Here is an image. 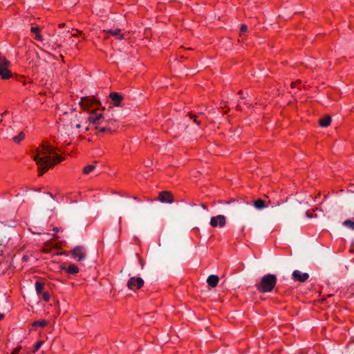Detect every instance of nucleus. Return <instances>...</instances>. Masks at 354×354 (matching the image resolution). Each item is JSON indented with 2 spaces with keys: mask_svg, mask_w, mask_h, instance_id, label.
<instances>
[{
  "mask_svg": "<svg viewBox=\"0 0 354 354\" xmlns=\"http://www.w3.org/2000/svg\"><path fill=\"white\" fill-rule=\"evenodd\" d=\"M53 158L50 156H46V158H39V155H35L33 157L34 160L38 165L39 176H41L44 174L50 167L54 166L57 162H59L63 160V158L53 152Z\"/></svg>",
  "mask_w": 354,
  "mask_h": 354,
  "instance_id": "obj_1",
  "label": "nucleus"
},
{
  "mask_svg": "<svg viewBox=\"0 0 354 354\" xmlns=\"http://www.w3.org/2000/svg\"><path fill=\"white\" fill-rule=\"evenodd\" d=\"M277 283V277L273 274L264 275L255 286L259 292H270Z\"/></svg>",
  "mask_w": 354,
  "mask_h": 354,
  "instance_id": "obj_2",
  "label": "nucleus"
},
{
  "mask_svg": "<svg viewBox=\"0 0 354 354\" xmlns=\"http://www.w3.org/2000/svg\"><path fill=\"white\" fill-rule=\"evenodd\" d=\"M10 62L0 55V76L2 79L6 80L12 76V73L9 69Z\"/></svg>",
  "mask_w": 354,
  "mask_h": 354,
  "instance_id": "obj_3",
  "label": "nucleus"
},
{
  "mask_svg": "<svg viewBox=\"0 0 354 354\" xmlns=\"http://www.w3.org/2000/svg\"><path fill=\"white\" fill-rule=\"evenodd\" d=\"M71 253L72 257L77 261H82L86 259L85 249L83 246L78 245L75 247Z\"/></svg>",
  "mask_w": 354,
  "mask_h": 354,
  "instance_id": "obj_4",
  "label": "nucleus"
},
{
  "mask_svg": "<svg viewBox=\"0 0 354 354\" xmlns=\"http://www.w3.org/2000/svg\"><path fill=\"white\" fill-rule=\"evenodd\" d=\"M226 223V218L223 215L213 216L210 219L209 224L213 227H223Z\"/></svg>",
  "mask_w": 354,
  "mask_h": 354,
  "instance_id": "obj_5",
  "label": "nucleus"
},
{
  "mask_svg": "<svg viewBox=\"0 0 354 354\" xmlns=\"http://www.w3.org/2000/svg\"><path fill=\"white\" fill-rule=\"evenodd\" d=\"M143 284L144 281L141 277H131L127 282V286L130 290L139 289Z\"/></svg>",
  "mask_w": 354,
  "mask_h": 354,
  "instance_id": "obj_6",
  "label": "nucleus"
},
{
  "mask_svg": "<svg viewBox=\"0 0 354 354\" xmlns=\"http://www.w3.org/2000/svg\"><path fill=\"white\" fill-rule=\"evenodd\" d=\"M156 200L163 203H172L174 198L172 194L169 191H162L159 193Z\"/></svg>",
  "mask_w": 354,
  "mask_h": 354,
  "instance_id": "obj_7",
  "label": "nucleus"
},
{
  "mask_svg": "<svg viewBox=\"0 0 354 354\" xmlns=\"http://www.w3.org/2000/svg\"><path fill=\"white\" fill-rule=\"evenodd\" d=\"M80 104L82 109H86L93 104L100 106L101 105V102L93 97L90 98L88 97H85L82 98Z\"/></svg>",
  "mask_w": 354,
  "mask_h": 354,
  "instance_id": "obj_8",
  "label": "nucleus"
},
{
  "mask_svg": "<svg viewBox=\"0 0 354 354\" xmlns=\"http://www.w3.org/2000/svg\"><path fill=\"white\" fill-rule=\"evenodd\" d=\"M41 147L43 150L41 152L39 151V149L36 151V155L38 154L39 158H46V156H50L51 154H53L54 148H53L51 146L43 143Z\"/></svg>",
  "mask_w": 354,
  "mask_h": 354,
  "instance_id": "obj_9",
  "label": "nucleus"
},
{
  "mask_svg": "<svg viewBox=\"0 0 354 354\" xmlns=\"http://www.w3.org/2000/svg\"><path fill=\"white\" fill-rule=\"evenodd\" d=\"M309 277V275L306 272H301L299 270H295L292 272V278L294 280L299 281V282H304L306 281Z\"/></svg>",
  "mask_w": 354,
  "mask_h": 354,
  "instance_id": "obj_10",
  "label": "nucleus"
},
{
  "mask_svg": "<svg viewBox=\"0 0 354 354\" xmlns=\"http://www.w3.org/2000/svg\"><path fill=\"white\" fill-rule=\"evenodd\" d=\"M109 97L115 106H120L121 105V102L123 100V96L121 94L117 92H113L110 93Z\"/></svg>",
  "mask_w": 354,
  "mask_h": 354,
  "instance_id": "obj_11",
  "label": "nucleus"
},
{
  "mask_svg": "<svg viewBox=\"0 0 354 354\" xmlns=\"http://www.w3.org/2000/svg\"><path fill=\"white\" fill-rule=\"evenodd\" d=\"M60 269L71 274H75L79 272L78 267L75 264H71L68 267L66 266H61Z\"/></svg>",
  "mask_w": 354,
  "mask_h": 354,
  "instance_id": "obj_12",
  "label": "nucleus"
},
{
  "mask_svg": "<svg viewBox=\"0 0 354 354\" xmlns=\"http://www.w3.org/2000/svg\"><path fill=\"white\" fill-rule=\"evenodd\" d=\"M218 281L219 279L218 276L214 274L209 276L207 279L208 285L212 288H214L217 286Z\"/></svg>",
  "mask_w": 354,
  "mask_h": 354,
  "instance_id": "obj_13",
  "label": "nucleus"
},
{
  "mask_svg": "<svg viewBox=\"0 0 354 354\" xmlns=\"http://www.w3.org/2000/svg\"><path fill=\"white\" fill-rule=\"evenodd\" d=\"M331 122L330 117L326 115L319 120V125L322 127H327Z\"/></svg>",
  "mask_w": 354,
  "mask_h": 354,
  "instance_id": "obj_14",
  "label": "nucleus"
},
{
  "mask_svg": "<svg viewBox=\"0 0 354 354\" xmlns=\"http://www.w3.org/2000/svg\"><path fill=\"white\" fill-rule=\"evenodd\" d=\"M103 118V115L102 113L97 114L95 116H90L88 120L91 122L95 124H100L102 122L100 120Z\"/></svg>",
  "mask_w": 354,
  "mask_h": 354,
  "instance_id": "obj_15",
  "label": "nucleus"
},
{
  "mask_svg": "<svg viewBox=\"0 0 354 354\" xmlns=\"http://www.w3.org/2000/svg\"><path fill=\"white\" fill-rule=\"evenodd\" d=\"M121 30L119 28L110 29L108 30V33L113 36H116L118 39H121L123 38V35L120 34Z\"/></svg>",
  "mask_w": 354,
  "mask_h": 354,
  "instance_id": "obj_16",
  "label": "nucleus"
},
{
  "mask_svg": "<svg viewBox=\"0 0 354 354\" xmlns=\"http://www.w3.org/2000/svg\"><path fill=\"white\" fill-rule=\"evenodd\" d=\"M254 206L257 209H262L266 207L265 205L264 201H263L261 199H258V200L255 201L254 202Z\"/></svg>",
  "mask_w": 354,
  "mask_h": 354,
  "instance_id": "obj_17",
  "label": "nucleus"
},
{
  "mask_svg": "<svg viewBox=\"0 0 354 354\" xmlns=\"http://www.w3.org/2000/svg\"><path fill=\"white\" fill-rule=\"evenodd\" d=\"M43 289H44V283L39 281H37L35 283V290H36L37 295H39L42 292H44Z\"/></svg>",
  "mask_w": 354,
  "mask_h": 354,
  "instance_id": "obj_18",
  "label": "nucleus"
},
{
  "mask_svg": "<svg viewBox=\"0 0 354 354\" xmlns=\"http://www.w3.org/2000/svg\"><path fill=\"white\" fill-rule=\"evenodd\" d=\"M73 124L72 122H70L68 124H64L63 127L64 133L66 134H69L71 132V130L73 129Z\"/></svg>",
  "mask_w": 354,
  "mask_h": 354,
  "instance_id": "obj_19",
  "label": "nucleus"
},
{
  "mask_svg": "<svg viewBox=\"0 0 354 354\" xmlns=\"http://www.w3.org/2000/svg\"><path fill=\"white\" fill-rule=\"evenodd\" d=\"M24 138L25 133L23 131H21L18 136L13 137L12 140L15 142L19 143Z\"/></svg>",
  "mask_w": 354,
  "mask_h": 354,
  "instance_id": "obj_20",
  "label": "nucleus"
},
{
  "mask_svg": "<svg viewBox=\"0 0 354 354\" xmlns=\"http://www.w3.org/2000/svg\"><path fill=\"white\" fill-rule=\"evenodd\" d=\"M343 225H344L345 227H346L349 229L354 230V221H353L351 220L344 221L343 223Z\"/></svg>",
  "mask_w": 354,
  "mask_h": 354,
  "instance_id": "obj_21",
  "label": "nucleus"
},
{
  "mask_svg": "<svg viewBox=\"0 0 354 354\" xmlns=\"http://www.w3.org/2000/svg\"><path fill=\"white\" fill-rule=\"evenodd\" d=\"M95 168V165H89L86 167H85L83 169V172L85 174H88L91 171H92L93 170H94Z\"/></svg>",
  "mask_w": 354,
  "mask_h": 354,
  "instance_id": "obj_22",
  "label": "nucleus"
},
{
  "mask_svg": "<svg viewBox=\"0 0 354 354\" xmlns=\"http://www.w3.org/2000/svg\"><path fill=\"white\" fill-rule=\"evenodd\" d=\"M47 322L45 320H41V321H37L35 322L33 325L35 326H45L46 325Z\"/></svg>",
  "mask_w": 354,
  "mask_h": 354,
  "instance_id": "obj_23",
  "label": "nucleus"
},
{
  "mask_svg": "<svg viewBox=\"0 0 354 354\" xmlns=\"http://www.w3.org/2000/svg\"><path fill=\"white\" fill-rule=\"evenodd\" d=\"M96 129H98L100 132L101 133H104V132H106V131H111V129L110 128H106V127H101V128H98L97 127H95Z\"/></svg>",
  "mask_w": 354,
  "mask_h": 354,
  "instance_id": "obj_24",
  "label": "nucleus"
},
{
  "mask_svg": "<svg viewBox=\"0 0 354 354\" xmlns=\"http://www.w3.org/2000/svg\"><path fill=\"white\" fill-rule=\"evenodd\" d=\"M42 295L43 299L46 301H48L50 299L49 294L47 292H44L41 294Z\"/></svg>",
  "mask_w": 354,
  "mask_h": 354,
  "instance_id": "obj_25",
  "label": "nucleus"
},
{
  "mask_svg": "<svg viewBox=\"0 0 354 354\" xmlns=\"http://www.w3.org/2000/svg\"><path fill=\"white\" fill-rule=\"evenodd\" d=\"M43 344V342L40 341V342H38L35 344V349H34V352L35 353L36 351H37L40 347Z\"/></svg>",
  "mask_w": 354,
  "mask_h": 354,
  "instance_id": "obj_26",
  "label": "nucleus"
},
{
  "mask_svg": "<svg viewBox=\"0 0 354 354\" xmlns=\"http://www.w3.org/2000/svg\"><path fill=\"white\" fill-rule=\"evenodd\" d=\"M12 131H13V129L11 127H8L6 129L7 137L12 136Z\"/></svg>",
  "mask_w": 354,
  "mask_h": 354,
  "instance_id": "obj_27",
  "label": "nucleus"
},
{
  "mask_svg": "<svg viewBox=\"0 0 354 354\" xmlns=\"http://www.w3.org/2000/svg\"><path fill=\"white\" fill-rule=\"evenodd\" d=\"M240 29H241V32L242 33H243V32H246V31H247V30H248V27H247V26H246V25L242 24V25L241 26V28H240Z\"/></svg>",
  "mask_w": 354,
  "mask_h": 354,
  "instance_id": "obj_28",
  "label": "nucleus"
},
{
  "mask_svg": "<svg viewBox=\"0 0 354 354\" xmlns=\"http://www.w3.org/2000/svg\"><path fill=\"white\" fill-rule=\"evenodd\" d=\"M39 27H32L31 28V32L33 33L37 34V33H39Z\"/></svg>",
  "mask_w": 354,
  "mask_h": 354,
  "instance_id": "obj_29",
  "label": "nucleus"
},
{
  "mask_svg": "<svg viewBox=\"0 0 354 354\" xmlns=\"http://www.w3.org/2000/svg\"><path fill=\"white\" fill-rule=\"evenodd\" d=\"M20 350H21V347L16 348H15V350L13 351L12 354H18L19 353Z\"/></svg>",
  "mask_w": 354,
  "mask_h": 354,
  "instance_id": "obj_30",
  "label": "nucleus"
},
{
  "mask_svg": "<svg viewBox=\"0 0 354 354\" xmlns=\"http://www.w3.org/2000/svg\"><path fill=\"white\" fill-rule=\"evenodd\" d=\"M35 39L39 41H42V37L39 35V33L35 34Z\"/></svg>",
  "mask_w": 354,
  "mask_h": 354,
  "instance_id": "obj_31",
  "label": "nucleus"
},
{
  "mask_svg": "<svg viewBox=\"0 0 354 354\" xmlns=\"http://www.w3.org/2000/svg\"><path fill=\"white\" fill-rule=\"evenodd\" d=\"M191 118H194V122L195 123H196L197 124H200V121H198L196 118V115H191Z\"/></svg>",
  "mask_w": 354,
  "mask_h": 354,
  "instance_id": "obj_32",
  "label": "nucleus"
},
{
  "mask_svg": "<svg viewBox=\"0 0 354 354\" xmlns=\"http://www.w3.org/2000/svg\"><path fill=\"white\" fill-rule=\"evenodd\" d=\"M300 83H301V82L299 81L298 84H300ZM297 84V82H292V87L293 88V87L296 86Z\"/></svg>",
  "mask_w": 354,
  "mask_h": 354,
  "instance_id": "obj_33",
  "label": "nucleus"
},
{
  "mask_svg": "<svg viewBox=\"0 0 354 354\" xmlns=\"http://www.w3.org/2000/svg\"><path fill=\"white\" fill-rule=\"evenodd\" d=\"M4 317V314L0 313V319H2Z\"/></svg>",
  "mask_w": 354,
  "mask_h": 354,
  "instance_id": "obj_34",
  "label": "nucleus"
},
{
  "mask_svg": "<svg viewBox=\"0 0 354 354\" xmlns=\"http://www.w3.org/2000/svg\"><path fill=\"white\" fill-rule=\"evenodd\" d=\"M202 207H203V209H207V207H206V205H205V204H203V205H202Z\"/></svg>",
  "mask_w": 354,
  "mask_h": 354,
  "instance_id": "obj_35",
  "label": "nucleus"
},
{
  "mask_svg": "<svg viewBox=\"0 0 354 354\" xmlns=\"http://www.w3.org/2000/svg\"><path fill=\"white\" fill-rule=\"evenodd\" d=\"M80 127H81V126H80V124H76V128L79 129V128H80Z\"/></svg>",
  "mask_w": 354,
  "mask_h": 354,
  "instance_id": "obj_36",
  "label": "nucleus"
},
{
  "mask_svg": "<svg viewBox=\"0 0 354 354\" xmlns=\"http://www.w3.org/2000/svg\"><path fill=\"white\" fill-rule=\"evenodd\" d=\"M6 113H7V112H6H6H4L3 113H2V114H1V116H2V117H3V116H4L5 115H6Z\"/></svg>",
  "mask_w": 354,
  "mask_h": 354,
  "instance_id": "obj_37",
  "label": "nucleus"
},
{
  "mask_svg": "<svg viewBox=\"0 0 354 354\" xmlns=\"http://www.w3.org/2000/svg\"><path fill=\"white\" fill-rule=\"evenodd\" d=\"M53 230H54L55 232H57V231H58V229H57V227H55V228L53 229Z\"/></svg>",
  "mask_w": 354,
  "mask_h": 354,
  "instance_id": "obj_38",
  "label": "nucleus"
},
{
  "mask_svg": "<svg viewBox=\"0 0 354 354\" xmlns=\"http://www.w3.org/2000/svg\"><path fill=\"white\" fill-rule=\"evenodd\" d=\"M77 34H75V33L72 34V36H73V37H75V36H77Z\"/></svg>",
  "mask_w": 354,
  "mask_h": 354,
  "instance_id": "obj_39",
  "label": "nucleus"
},
{
  "mask_svg": "<svg viewBox=\"0 0 354 354\" xmlns=\"http://www.w3.org/2000/svg\"><path fill=\"white\" fill-rule=\"evenodd\" d=\"M50 194V197H51L52 198H53V195L52 194Z\"/></svg>",
  "mask_w": 354,
  "mask_h": 354,
  "instance_id": "obj_40",
  "label": "nucleus"
},
{
  "mask_svg": "<svg viewBox=\"0 0 354 354\" xmlns=\"http://www.w3.org/2000/svg\"><path fill=\"white\" fill-rule=\"evenodd\" d=\"M76 32H78V33H80V34L81 33V31H77V30H76Z\"/></svg>",
  "mask_w": 354,
  "mask_h": 354,
  "instance_id": "obj_41",
  "label": "nucleus"
}]
</instances>
